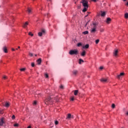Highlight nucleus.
<instances>
[{"mask_svg":"<svg viewBox=\"0 0 128 128\" xmlns=\"http://www.w3.org/2000/svg\"><path fill=\"white\" fill-rule=\"evenodd\" d=\"M0 114H4V112L2 110H0Z\"/></svg>","mask_w":128,"mask_h":128,"instance_id":"obj_41","label":"nucleus"},{"mask_svg":"<svg viewBox=\"0 0 128 128\" xmlns=\"http://www.w3.org/2000/svg\"><path fill=\"white\" fill-rule=\"evenodd\" d=\"M36 104H37L36 101H34L33 104H34V106H36Z\"/></svg>","mask_w":128,"mask_h":128,"instance_id":"obj_35","label":"nucleus"},{"mask_svg":"<svg viewBox=\"0 0 128 128\" xmlns=\"http://www.w3.org/2000/svg\"><path fill=\"white\" fill-rule=\"evenodd\" d=\"M12 50L14 51L16 50L14 48H12Z\"/></svg>","mask_w":128,"mask_h":128,"instance_id":"obj_50","label":"nucleus"},{"mask_svg":"<svg viewBox=\"0 0 128 128\" xmlns=\"http://www.w3.org/2000/svg\"><path fill=\"white\" fill-rule=\"evenodd\" d=\"M84 34H88V31H85L83 32Z\"/></svg>","mask_w":128,"mask_h":128,"instance_id":"obj_26","label":"nucleus"},{"mask_svg":"<svg viewBox=\"0 0 128 128\" xmlns=\"http://www.w3.org/2000/svg\"><path fill=\"white\" fill-rule=\"evenodd\" d=\"M126 114H127V116H128V112H126Z\"/></svg>","mask_w":128,"mask_h":128,"instance_id":"obj_53","label":"nucleus"},{"mask_svg":"<svg viewBox=\"0 0 128 128\" xmlns=\"http://www.w3.org/2000/svg\"><path fill=\"white\" fill-rule=\"evenodd\" d=\"M118 50H116L114 52V56L116 58H118Z\"/></svg>","mask_w":128,"mask_h":128,"instance_id":"obj_6","label":"nucleus"},{"mask_svg":"<svg viewBox=\"0 0 128 128\" xmlns=\"http://www.w3.org/2000/svg\"><path fill=\"white\" fill-rule=\"evenodd\" d=\"M27 128H32V126H28Z\"/></svg>","mask_w":128,"mask_h":128,"instance_id":"obj_49","label":"nucleus"},{"mask_svg":"<svg viewBox=\"0 0 128 128\" xmlns=\"http://www.w3.org/2000/svg\"><path fill=\"white\" fill-rule=\"evenodd\" d=\"M8 77H6V76H3V78H4V80H6V78H7Z\"/></svg>","mask_w":128,"mask_h":128,"instance_id":"obj_42","label":"nucleus"},{"mask_svg":"<svg viewBox=\"0 0 128 128\" xmlns=\"http://www.w3.org/2000/svg\"><path fill=\"white\" fill-rule=\"evenodd\" d=\"M48 0V2H50L51 0Z\"/></svg>","mask_w":128,"mask_h":128,"instance_id":"obj_54","label":"nucleus"},{"mask_svg":"<svg viewBox=\"0 0 128 128\" xmlns=\"http://www.w3.org/2000/svg\"><path fill=\"white\" fill-rule=\"evenodd\" d=\"M98 42H100V40H96V44H98Z\"/></svg>","mask_w":128,"mask_h":128,"instance_id":"obj_30","label":"nucleus"},{"mask_svg":"<svg viewBox=\"0 0 128 128\" xmlns=\"http://www.w3.org/2000/svg\"><path fill=\"white\" fill-rule=\"evenodd\" d=\"M81 4H82L84 8H88V0H82Z\"/></svg>","mask_w":128,"mask_h":128,"instance_id":"obj_2","label":"nucleus"},{"mask_svg":"<svg viewBox=\"0 0 128 128\" xmlns=\"http://www.w3.org/2000/svg\"><path fill=\"white\" fill-rule=\"evenodd\" d=\"M69 54L71 55L72 56L74 54H78V50H70L69 52Z\"/></svg>","mask_w":128,"mask_h":128,"instance_id":"obj_4","label":"nucleus"},{"mask_svg":"<svg viewBox=\"0 0 128 128\" xmlns=\"http://www.w3.org/2000/svg\"><path fill=\"white\" fill-rule=\"evenodd\" d=\"M42 32H39L38 33V36H42Z\"/></svg>","mask_w":128,"mask_h":128,"instance_id":"obj_23","label":"nucleus"},{"mask_svg":"<svg viewBox=\"0 0 128 128\" xmlns=\"http://www.w3.org/2000/svg\"><path fill=\"white\" fill-rule=\"evenodd\" d=\"M52 99L50 97H48V98H46L44 100V103L46 104H52Z\"/></svg>","mask_w":128,"mask_h":128,"instance_id":"obj_1","label":"nucleus"},{"mask_svg":"<svg viewBox=\"0 0 128 128\" xmlns=\"http://www.w3.org/2000/svg\"><path fill=\"white\" fill-rule=\"evenodd\" d=\"M126 4V6H128V2H127Z\"/></svg>","mask_w":128,"mask_h":128,"instance_id":"obj_52","label":"nucleus"},{"mask_svg":"<svg viewBox=\"0 0 128 128\" xmlns=\"http://www.w3.org/2000/svg\"><path fill=\"white\" fill-rule=\"evenodd\" d=\"M3 50H4V52L6 54L8 52V49L6 48V46L4 47Z\"/></svg>","mask_w":128,"mask_h":128,"instance_id":"obj_14","label":"nucleus"},{"mask_svg":"<svg viewBox=\"0 0 128 128\" xmlns=\"http://www.w3.org/2000/svg\"><path fill=\"white\" fill-rule=\"evenodd\" d=\"M78 93V90H75L74 91V96H77Z\"/></svg>","mask_w":128,"mask_h":128,"instance_id":"obj_18","label":"nucleus"},{"mask_svg":"<svg viewBox=\"0 0 128 128\" xmlns=\"http://www.w3.org/2000/svg\"><path fill=\"white\" fill-rule=\"evenodd\" d=\"M103 68H104V67H102V66L100 67V70H102Z\"/></svg>","mask_w":128,"mask_h":128,"instance_id":"obj_47","label":"nucleus"},{"mask_svg":"<svg viewBox=\"0 0 128 128\" xmlns=\"http://www.w3.org/2000/svg\"><path fill=\"white\" fill-rule=\"evenodd\" d=\"M44 76L46 78H48V74H45Z\"/></svg>","mask_w":128,"mask_h":128,"instance_id":"obj_28","label":"nucleus"},{"mask_svg":"<svg viewBox=\"0 0 128 128\" xmlns=\"http://www.w3.org/2000/svg\"><path fill=\"white\" fill-rule=\"evenodd\" d=\"M28 35L30 36H34V34H32V32H30L28 33Z\"/></svg>","mask_w":128,"mask_h":128,"instance_id":"obj_27","label":"nucleus"},{"mask_svg":"<svg viewBox=\"0 0 128 128\" xmlns=\"http://www.w3.org/2000/svg\"><path fill=\"white\" fill-rule=\"evenodd\" d=\"M28 25V22H26L23 24V28H26Z\"/></svg>","mask_w":128,"mask_h":128,"instance_id":"obj_11","label":"nucleus"},{"mask_svg":"<svg viewBox=\"0 0 128 128\" xmlns=\"http://www.w3.org/2000/svg\"><path fill=\"white\" fill-rule=\"evenodd\" d=\"M110 22H112V19L110 18H107L106 20V24H110Z\"/></svg>","mask_w":128,"mask_h":128,"instance_id":"obj_9","label":"nucleus"},{"mask_svg":"<svg viewBox=\"0 0 128 128\" xmlns=\"http://www.w3.org/2000/svg\"><path fill=\"white\" fill-rule=\"evenodd\" d=\"M41 32H42L43 34H46V30L44 29H42L41 31Z\"/></svg>","mask_w":128,"mask_h":128,"instance_id":"obj_22","label":"nucleus"},{"mask_svg":"<svg viewBox=\"0 0 128 128\" xmlns=\"http://www.w3.org/2000/svg\"><path fill=\"white\" fill-rule=\"evenodd\" d=\"M14 126H15V127H16V126H18V124H14Z\"/></svg>","mask_w":128,"mask_h":128,"instance_id":"obj_36","label":"nucleus"},{"mask_svg":"<svg viewBox=\"0 0 128 128\" xmlns=\"http://www.w3.org/2000/svg\"><path fill=\"white\" fill-rule=\"evenodd\" d=\"M112 108H116V105L114 104H113L112 106Z\"/></svg>","mask_w":128,"mask_h":128,"instance_id":"obj_32","label":"nucleus"},{"mask_svg":"<svg viewBox=\"0 0 128 128\" xmlns=\"http://www.w3.org/2000/svg\"><path fill=\"white\" fill-rule=\"evenodd\" d=\"M82 62H84V60H82V59H80L79 60V64H81Z\"/></svg>","mask_w":128,"mask_h":128,"instance_id":"obj_20","label":"nucleus"},{"mask_svg":"<svg viewBox=\"0 0 128 128\" xmlns=\"http://www.w3.org/2000/svg\"><path fill=\"white\" fill-rule=\"evenodd\" d=\"M76 74H78V70H74L73 71V74H74V76L76 75Z\"/></svg>","mask_w":128,"mask_h":128,"instance_id":"obj_21","label":"nucleus"},{"mask_svg":"<svg viewBox=\"0 0 128 128\" xmlns=\"http://www.w3.org/2000/svg\"><path fill=\"white\" fill-rule=\"evenodd\" d=\"M71 100H72V102H74V97L71 98Z\"/></svg>","mask_w":128,"mask_h":128,"instance_id":"obj_37","label":"nucleus"},{"mask_svg":"<svg viewBox=\"0 0 128 128\" xmlns=\"http://www.w3.org/2000/svg\"><path fill=\"white\" fill-rule=\"evenodd\" d=\"M124 76V73L122 72L120 74H119L117 76V78H120V76Z\"/></svg>","mask_w":128,"mask_h":128,"instance_id":"obj_10","label":"nucleus"},{"mask_svg":"<svg viewBox=\"0 0 128 128\" xmlns=\"http://www.w3.org/2000/svg\"><path fill=\"white\" fill-rule=\"evenodd\" d=\"M60 88L64 89V86L61 85V86H60Z\"/></svg>","mask_w":128,"mask_h":128,"instance_id":"obj_39","label":"nucleus"},{"mask_svg":"<svg viewBox=\"0 0 128 128\" xmlns=\"http://www.w3.org/2000/svg\"><path fill=\"white\" fill-rule=\"evenodd\" d=\"M104 29H102V28H101L100 30V31L101 32H104Z\"/></svg>","mask_w":128,"mask_h":128,"instance_id":"obj_43","label":"nucleus"},{"mask_svg":"<svg viewBox=\"0 0 128 128\" xmlns=\"http://www.w3.org/2000/svg\"><path fill=\"white\" fill-rule=\"evenodd\" d=\"M101 16H106V13L104 12L101 11Z\"/></svg>","mask_w":128,"mask_h":128,"instance_id":"obj_12","label":"nucleus"},{"mask_svg":"<svg viewBox=\"0 0 128 128\" xmlns=\"http://www.w3.org/2000/svg\"><path fill=\"white\" fill-rule=\"evenodd\" d=\"M38 97L42 96V94H38Z\"/></svg>","mask_w":128,"mask_h":128,"instance_id":"obj_45","label":"nucleus"},{"mask_svg":"<svg viewBox=\"0 0 128 128\" xmlns=\"http://www.w3.org/2000/svg\"><path fill=\"white\" fill-rule=\"evenodd\" d=\"M70 118H74V116L70 114H68L66 120H70Z\"/></svg>","mask_w":128,"mask_h":128,"instance_id":"obj_5","label":"nucleus"},{"mask_svg":"<svg viewBox=\"0 0 128 128\" xmlns=\"http://www.w3.org/2000/svg\"><path fill=\"white\" fill-rule=\"evenodd\" d=\"M86 51H83L82 53H81V56H86Z\"/></svg>","mask_w":128,"mask_h":128,"instance_id":"obj_16","label":"nucleus"},{"mask_svg":"<svg viewBox=\"0 0 128 128\" xmlns=\"http://www.w3.org/2000/svg\"><path fill=\"white\" fill-rule=\"evenodd\" d=\"M4 118H2L0 120V126H2L4 125Z\"/></svg>","mask_w":128,"mask_h":128,"instance_id":"obj_8","label":"nucleus"},{"mask_svg":"<svg viewBox=\"0 0 128 128\" xmlns=\"http://www.w3.org/2000/svg\"><path fill=\"white\" fill-rule=\"evenodd\" d=\"M31 66H32V68H34V63L32 62V63L31 64Z\"/></svg>","mask_w":128,"mask_h":128,"instance_id":"obj_33","label":"nucleus"},{"mask_svg":"<svg viewBox=\"0 0 128 128\" xmlns=\"http://www.w3.org/2000/svg\"><path fill=\"white\" fill-rule=\"evenodd\" d=\"M56 102H58V98H56Z\"/></svg>","mask_w":128,"mask_h":128,"instance_id":"obj_44","label":"nucleus"},{"mask_svg":"<svg viewBox=\"0 0 128 128\" xmlns=\"http://www.w3.org/2000/svg\"><path fill=\"white\" fill-rule=\"evenodd\" d=\"M10 102H6L5 103L4 106H5L6 108H8V106H10Z\"/></svg>","mask_w":128,"mask_h":128,"instance_id":"obj_13","label":"nucleus"},{"mask_svg":"<svg viewBox=\"0 0 128 128\" xmlns=\"http://www.w3.org/2000/svg\"><path fill=\"white\" fill-rule=\"evenodd\" d=\"M124 18H128V13L125 14Z\"/></svg>","mask_w":128,"mask_h":128,"instance_id":"obj_25","label":"nucleus"},{"mask_svg":"<svg viewBox=\"0 0 128 128\" xmlns=\"http://www.w3.org/2000/svg\"><path fill=\"white\" fill-rule=\"evenodd\" d=\"M96 32V23H93V28H91L90 32L94 34Z\"/></svg>","mask_w":128,"mask_h":128,"instance_id":"obj_3","label":"nucleus"},{"mask_svg":"<svg viewBox=\"0 0 128 128\" xmlns=\"http://www.w3.org/2000/svg\"><path fill=\"white\" fill-rule=\"evenodd\" d=\"M86 16H88V15H86Z\"/></svg>","mask_w":128,"mask_h":128,"instance_id":"obj_57","label":"nucleus"},{"mask_svg":"<svg viewBox=\"0 0 128 128\" xmlns=\"http://www.w3.org/2000/svg\"><path fill=\"white\" fill-rule=\"evenodd\" d=\"M100 80L102 82H108V78H102Z\"/></svg>","mask_w":128,"mask_h":128,"instance_id":"obj_7","label":"nucleus"},{"mask_svg":"<svg viewBox=\"0 0 128 128\" xmlns=\"http://www.w3.org/2000/svg\"><path fill=\"white\" fill-rule=\"evenodd\" d=\"M29 56H32L34 55L32 54V53H30L29 54Z\"/></svg>","mask_w":128,"mask_h":128,"instance_id":"obj_40","label":"nucleus"},{"mask_svg":"<svg viewBox=\"0 0 128 128\" xmlns=\"http://www.w3.org/2000/svg\"><path fill=\"white\" fill-rule=\"evenodd\" d=\"M93 2H98V0H92Z\"/></svg>","mask_w":128,"mask_h":128,"instance_id":"obj_46","label":"nucleus"},{"mask_svg":"<svg viewBox=\"0 0 128 128\" xmlns=\"http://www.w3.org/2000/svg\"><path fill=\"white\" fill-rule=\"evenodd\" d=\"M124 0V2H126V0Z\"/></svg>","mask_w":128,"mask_h":128,"instance_id":"obj_55","label":"nucleus"},{"mask_svg":"<svg viewBox=\"0 0 128 128\" xmlns=\"http://www.w3.org/2000/svg\"><path fill=\"white\" fill-rule=\"evenodd\" d=\"M86 8V7H84L82 12H86L87 10V8Z\"/></svg>","mask_w":128,"mask_h":128,"instance_id":"obj_19","label":"nucleus"},{"mask_svg":"<svg viewBox=\"0 0 128 128\" xmlns=\"http://www.w3.org/2000/svg\"><path fill=\"white\" fill-rule=\"evenodd\" d=\"M90 48V45L88 44H86L83 47V48Z\"/></svg>","mask_w":128,"mask_h":128,"instance_id":"obj_17","label":"nucleus"},{"mask_svg":"<svg viewBox=\"0 0 128 128\" xmlns=\"http://www.w3.org/2000/svg\"><path fill=\"white\" fill-rule=\"evenodd\" d=\"M20 70L21 72H24V70H26V68H21V69H20Z\"/></svg>","mask_w":128,"mask_h":128,"instance_id":"obj_29","label":"nucleus"},{"mask_svg":"<svg viewBox=\"0 0 128 128\" xmlns=\"http://www.w3.org/2000/svg\"><path fill=\"white\" fill-rule=\"evenodd\" d=\"M37 62L38 64H42V58H40L39 59H38L37 60Z\"/></svg>","mask_w":128,"mask_h":128,"instance_id":"obj_15","label":"nucleus"},{"mask_svg":"<svg viewBox=\"0 0 128 128\" xmlns=\"http://www.w3.org/2000/svg\"><path fill=\"white\" fill-rule=\"evenodd\" d=\"M82 46L81 43H78V46Z\"/></svg>","mask_w":128,"mask_h":128,"instance_id":"obj_38","label":"nucleus"},{"mask_svg":"<svg viewBox=\"0 0 128 128\" xmlns=\"http://www.w3.org/2000/svg\"><path fill=\"white\" fill-rule=\"evenodd\" d=\"M35 56H36V54Z\"/></svg>","mask_w":128,"mask_h":128,"instance_id":"obj_56","label":"nucleus"},{"mask_svg":"<svg viewBox=\"0 0 128 128\" xmlns=\"http://www.w3.org/2000/svg\"><path fill=\"white\" fill-rule=\"evenodd\" d=\"M28 14H30V12H32V9L28 8Z\"/></svg>","mask_w":128,"mask_h":128,"instance_id":"obj_24","label":"nucleus"},{"mask_svg":"<svg viewBox=\"0 0 128 128\" xmlns=\"http://www.w3.org/2000/svg\"><path fill=\"white\" fill-rule=\"evenodd\" d=\"M54 124H56V126L58 125V121L56 120V121L54 122Z\"/></svg>","mask_w":128,"mask_h":128,"instance_id":"obj_31","label":"nucleus"},{"mask_svg":"<svg viewBox=\"0 0 128 128\" xmlns=\"http://www.w3.org/2000/svg\"><path fill=\"white\" fill-rule=\"evenodd\" d=\"M88 22L86 24L85 26H88Z\"/></svg>","mask_w":128,"mask_h":128,"instance_id":"obj_48","label":"nucleus"},{"mask_svg":"<svg viewBox=\"0 0 128 128\" xmlns=\"http://www.w3.org/2000/svg\"><path fill=\"white\" fill-rule=\"evenodd\" d=\"M16 50H18V48H16Z\"/></svg>","mask_w":128,"mask_h":128,"instance_id":"obj_58","label":"nucleus"},{"mask_svg":"<svg viewBox=\"0 0 128 128\" xmlns=\"http://www.w3.org/2000/svg\"><path fill=\"white\" fill-rule=\"evenodd\" d=\"M12 120H14V118H16V116H14V115H12Z\"/></svg>","mask_w":128,"mask_h":128,"instance_id":"obj_34","label":"nucleus"},{"mask_svg":"<svg viewBox=\"0 0 128 128\" xmlns=\"http://www.w3.org/2000/svg\"><path fill=\"white\" fill-rule=\"evenodd\" d=\"M18 48H20V46H18Z\"/></svg>","mask_w":128,"mask_h":128,"instance_id":"obj_51","label":"nucleus"}]
</instances>
